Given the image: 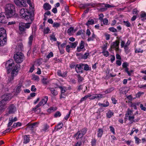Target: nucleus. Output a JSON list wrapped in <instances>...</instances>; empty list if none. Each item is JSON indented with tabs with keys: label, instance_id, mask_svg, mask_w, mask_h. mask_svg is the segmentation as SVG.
Listing matches in <instances>:
<instances>
[{
	"label": "nucleus",
	"instance_id": "f257e3e1",
	"mask_svg": "<svg viewBox=\"0 0 146 146\" xmlns=\"http://www.w3.org/2000/svg\"><path fill=\"white\" fill-rule=\"evenodd\" d=\"M19 13L21 17L27 21L32 22L34 19L33 14L26 9H21Z\"/></svg>",
	"mask_w": 146,
	"mask_h": 146
},
{
	"label": "nucleus",
	"instance_id": "f03ea898",
	"mask_svg": "<svg viewBox=\"0 0 146 146\" xmlns=\"http://www.w3.org/2000/svg\"><path fill=\"white\" fill-rule=\"evenodd\" d=\"M5 15L7 18L12 17L15 14V6L11 4H7L5 6Z\"/></svg>",
	"mask_w": 146,
	"mask_h": 146
},
{
	"label": "nucleus",
	"instance_id": "7ed1b4c3",
	"mask_svg": "<svg viewBox=\"0 0 146 146\" xmlns=\"http://www.w3.org/2000/svg\"><path fill=\"white\" fill-rule=\"evenodd\" d=\"M6 37L5 30L3 28H0V46H3L6 44Z\"/></svg>",
	"mask_w": 146,
	"mask_h": 146
},
{
	"label": "nucleus",
	"instance_id": "20e7f679",
	"mask_svg": "<svg viewBox=\"0 0 146 146\" xmlns=\"http://www.w3.org/2000/svg\"><path fill=\"white\" fill-rule=\"evenodd\" d=\"M23 54L21 52H17L14 55V58L17 63H21L24 59Z\"/></svg>",
	"mask_w": 146,
	"mask_h": 146
},
{
	"label": "nucleus",
	"instance_id": "39448f33",
	"mask_svg": "<svg viewBox=\"0 0 146 146\" xmlns=\"http://www.w3.org/2000/svg\"><path fill=\"white\" fill-rule=\"evenodd\" d=\"M48 99L47 96H45L35 107L33 108L32 110L35 111L40 106H43L46 104Z\"/></svg>",
	"mask_w": 146,
	"mask_h": 146
},
{
	"label": "nucleus",
	"instance_id": "423d86ee",
	"mask_svg": "<svg viewBox=\"0 0 146 146\" xmlns=\"http://www.w3.org/2000/svg\"><path fill=\"white\" fill-rule=\"evenodd\" d=\"M125 117L128 118L129 120L131 123L133 119H134V115H133V111L129 109H128L127 113L125 114Z\"/></svg>",
	"mask_w": 146,
	"mask_h": 146
},
{
	"label": "nucleus",
	"instance_id": "0eeeda50",
	"mask_svg": "<svg viewBox=\"0 0 146 146\" xmlns=\"http://www.w3.org/2000/svg\"><path fill=\"white\" fill-rule=\"evenodd\" d=\"M20 69V65L18 64H16L14 67L11 72V75L13 76H16L18 73L19 70Z\"/></svg>",
	"mask_w": 146,
	"mask_h": 146
},
{
	"label": "nucleus",
	"instance_id": "6e6552de",
	"mask_svg": "<svg viewBox=\"0 0 146 146\" xmlns=\"http://www.w3.org/2000/svg\"><path fill=\"white\" fill-rule=\"evenodd\" d=\"M14 63L13 60L12 59L9 60L5 64V68L7 69L8 72H9L13 66Z\"/></svg>",
	"mask_w": 146,
	"mask_h": 146
},
{
	"label": "nucleus",
	"instance_id": "1a4fd4ad",
	"mask_svg": "<svg viewBox=\"0 0 146 146\" xmlns=\"http://www.w3.org/2000/svg\"><path fill=\"white\" fill-rule=\"evenodd\" d=\"M119 41L118 40H116L112 43L111 45V48H115L116 51L119 50Z\"/></svg>",
	"mask_w": 146,
	"mask_h": 146
},
{
	"label": "nucleus",
	"instance_id": "9d476101",
	"mask_svg": "<svg viewBox=\"0 0 146 146\" xmlns=\"http://www.w3.org/2000/svg\"><path fill=\"white\" fill-rule=\"evenodd\" d=\"M11 98V95L10 94L6 93L4 94L2 97L3 100L6 102L10 100Z\"/></svg>",
	"mask_w": 146,
	"mask_h": 146
},
{
	"label": "nucleus",
	"instance_id": "9b49d317",
	"mask_svg": "<svg viewBox=\"0 0 146 146\" xmlns=\"http://www.w3.org/2000/svg\"><path fill=\"white\" fill-rule=\"evenodd\" d=\"M83 64H77L75 66V70L76 72L77 73H82V66L83 65Z\"/></svg>",
	"mask_w": 146,
	"mask_h": 146
},
{
	"label": "nucleus",
	"instance_id": "f8f14e48",
	"mask_svg": "<svg viewBox=\"0 0 146 146\" xmlns=\"http://www.w3.org/2000/svg\"><path fill=\"white\" fill-rule=\"evenodd\" d=\"M59 88L60 89L61 92V94L60 96V98H64L63 96L64 94V93L66 91V88L64 86H59Z\"/></svg>",
	"mask_w": 146,
	"mask_h": 146
},
{
	"label": "nucleus",
	"instance_id": "ddd939ff",
	"mask_svg": "<svg viewBox=\"0 0 146 146\" xmlns=\"http://www.w3.org/2000/svg\"><path fill=\"white\" fill-rule=\"evenodd\" d=\"M16 110V107L13 105H11L9 108V113H13Z\"/></svg>",
	"mask_w": 146,
	"mask_h": 146
},
{
	"label": "nucleus",
	"instance_id": "4468645a",
	"mask_svg": "<svg viewBox=\"0 0 146 146\" xmlns=\"http://www.w3.org/2000/svg\"><path fill=\"white\" fill-rule=\"evenodd\" d=\"M5 14L4 13H0V22L4 23H6V21L5 20Z\"/></svg>",
	"mask_w": 146,
	"mask_h": 146
},
{
	"label": "nucleus",
	"instance_id": "2eb2a0df",
	"mask_svg": "<svg viewBox=\"0 0 146 146\" xmlns=\"http://www.w3.org/2000/svg\"><path fill=\"white\" fill-rule=\"evenodd\" d=\"M6 102H5L3 100H2L1 101H0V110H2L5 109L6 108Z\"/></svg>",
	"mask_w": 146,
	"mask_h": 146
},
{
	"label": "nucleus",
	"instance_id": "dca6fc26",
	"mask_svg": "<svg viewBox=\"0 0 146 146\" xmlns=\"http://www.w3.org/2000/svg\"><path fill=\"white\" fill-rule=\"evenodd\" d=\"M57 75L60 76L64 77L66 76L67 72H65L62 73L60 70H58L57 71Z\"/></svg>",
	"mask_w": 146,
	"mask_h": 146
},
{
	"label": "nucleus",
	"instance_id": "f3484780",
	"mask_svg": "<svg viewBox=\"0 0 146 146\" xmlns=\"http://www.w3.org/2000/svg\"><path fill=\"white\" fill-rule=\"evenodd\" d=\"M84 135L80 133V131H78L77 133L75 134L74 136L76 137V139L77 140L82 138Z\"/></svg>",
	"mask_w": 146,
	"mask_h": 146
},
{
	"label": "nucleus",
	"instance_id": "a211bd4d",
	"mask_svg": "<svg viewBox=\"0 0 146 146\" xmlns=\"http://www.w3.org/2000/svg\"><path fill=\"white\" fill-rule=\"evenodd\" d=\"M24 141L23 143L24 144H26L28 143L30 141V137L29 135H25L24 136Z\"/></svg>",
	"mask_w": 146,
	"mask_h": 146
},
{
	"label": "nucleus",
	"instance_id": "6ab92c4d",
	"mask_svg": "<svg viewBox=\"0 0 146 146\" xmlns=\"http://www.w3.org/2000/svg\"><path fill=\"white\" fill-rule=\"evenodd\" d=\"M24 26L23 24V23H21L19 24V29L21 32H24L26 30L25 27Z\"/></svg>",
	"mask_w": 146,
	"mask_h": 146
},
{
	"label": "nucleus",
	"instance_id": "aec40b11",
	"mask_svg": "<svg viewBox=\"0 0 146 146\" xmlns=\"http://www.w3.org/2000/svg\"><path fill=\"white\" fill-rule=\"evenodd\" d=\"M84 42L81 41L80 43V46L78 47L77 48V50L78 52H80L84 48Z\"/></svg>",
	"mask_w": 146,
	"mask_h": 146
},
{
	"label": "nucleus",
	"instance_id": "412c9836",
	"mask_svg": "<svg viewBox=\"0 0 146 146\" xmlns=\"http://www.w3.org/2000/svg\"><path fill=\"white\" fill-rule=\"evenodd\" d=\"M43 7L45 10H49L51 9V6L48 3H46L44 4Z\"/></svg>",
	"mask_w": 146,
	"mask_h": 146
},
{
	"label": "nucleus",
	"instance_id": "4be33fe9",
	"mask_svg": "<svg viewBox=\"0 0 146 146\" xmlns=\"http://www.w3.org/2000/svg\"><path fill=\"white\" fill-rule=\"evenodd\" d=\"M50 90L51 93L53 96H56L58 94V92L55 90L54 88H50Z\"/></svg>",
	"mask_w": 146,
	"mask_h": 146
},
{
	"label": "nucleus",
	"instance_id": "5701e85b",
	"mask_svg": "<svg viewBox=\"0 0 146 146\" xmlns=\"http://www.w3.org/2000/svg\"><path fill=\"white\" fill-rule=\"evenodd\" d=\"M96 37V36L93 33L91 37H89L88 39L87 40L88 41H93L94 40Z\"/></svg>",
	"mask_w": 146,
	"mask_h": 146
},
{
	"label": "nucleus",
	"instance_id": "b1692460",
	"mask_svg": "<svg viewBox=\"0 0 146 146\" xmlns=\"http://www.w3.org/2000/svg\"><path fill=\"white\" fill-rule=\"evenodd\" d=\"M114 114V113L112 111L109 110L106 113V116L109 118L111 117Z\"/></svg>",
	"mask_w": 146,
	"mask_h": 146
},
{
	"label": "nucleus",
	"instance_id": "393cba45",
	"mask_svg": "<svg viewBox=\"0 0 146 146\" xmlns=\"http://www.w3.org/2000/svg\"><path fill=\"white\" fill-rule=\"evenodd\" d=\"M26 0H22L20 2L19 5V6L21 7H26L27 6V5L26 3Z\"/></svg>",
	"mask_w": 146,
	"mask_h": 146
},
{
	"label": "nucleus",
	"instance_id": "a878e982",
	"mask_svg": "<svg viewBox=\"0 0 146 146\" xmlns=\"http://www.w3.org/2000/svg\"><path fill=\"white\" fill-rule=\"evenodd\" d=\"M103 130L102 129H99L97 133V137H101L103 135Z\"/></svg>",
	"mask_w": 146,
	"mask_h": 146
},
{
	"label": "nucleus",
	"instance_id": "bb28decb",
	"mask_svg": "<svg viewBox=\"0 0 146 146\" xmlns=\"http://www.w3.org/2000/svg\"><path fill=\"white\" fill-rule=\"evenodd\" d=\"M33 34L31 35L29 38L28 44L29 45H31L33 40Z\"/></svg>",
	"mask_w": 146,
	"mask_h": 146
},
{
	"label": "nucleus",
	"instance_id": "cd10ccee",
	"mask_svg": "<svg viewBox=\"0 0 146 146\" xmlns=\"http://www.w3.org/2000/svg\"><path fill=\"white\" fill-rule=\"evenodd\" d=\"M22 87V86L21 84H18L17 85V87L15 89L16 92L17 93H19L21 90V88Z\"/></svg>",
	"mask_w": 146,
	"mask_h": 146
},
{
	"label": "nucleus",
	"instance_id": "c85d7f7f",
	"mask_svg": "<svg viewBox=\"0 0 146 146\" xmlns=\"http://www.w3.org/2000/svg\"><path fill=\"white\" fill-rule=\"evenodd\" d=\"M94 21L93 19H89L86 23V25L89 26L90 25H92L94 24Z\"/></svg>",
	"mask_w": 146,
	"mask_h": 146
},
{
	"label": "nucleus",
	"instance_id": "c756f323",
	"mask_svg": "<svg viewBox=\"0 0 146 146\" xmlns=\"http://www.w3.org/2000/svg\"><path fill=\"white\" fill-rule=\"evenodd\" d=\"M91 96L90 94H88V95H86L83 97L82 98L80 101V103H81L83 101L86 100L88 98L90 97Z\"/></svg>",
	"mask_w": 146,
	"mask_h": 146
},
{
	"label": "nucleus",
	"instance_id": "7c9ffc66",
	"mask_svg": "<svg viewBox=\"0 0 146 146\" xmlns=\"http://www.w3.org/2000/svg\"><path fill=\"white\" fill-rule=\"evenodd\" d=\"M9 122L8 123V126H10L12 125L13 122H15L14 121L13 119V117L11 116L10 117L9 119Z\"/></svg>",
	"mask_w": 146,
	"mask_h": 146
},
{
	"label": "nucleus",
	"instance_id": "2f4dec72",
	"mask_svg": "<svg viewBox=\"0 0 146 146\" xmlns=\"http://www.w3.org/2000/svg\"><path fill=\"white\" fill-rule=\"evenodd\" d=\"M140 17L142 20H145L146 19V13L145 12L141 14Z\"/></svg>",
	"mask_w": 146,
	"mask_h": 146
},
{
	"label": "nucleus",
	"instance_id": "473e14b6",
	"mask_svg": "<svg viewBox=\"0 0 146 146\" xmlns=\"http://www.w3.org/2000/svg\"><path fill=\"white\" fill-rule=\"evenodd\" d=\"M78 42L77 41L73 43L70 42V45L71 48H75L78 44Z\"/></svg>",
	"mask_w": 146,
	"mask_h": 146
},
{
	"label": "nucleus",
	"instance_id": "72a5a7b5",
	"mask_svg": "<svg viewBox=\"0 0 146 146\" xmlns=\"http://www.w3.org/2000/svg\"><path fill=\"white\" fill-rule=\"evenodd\" d=\"M31 23H23V24L25 27V29H29L30 28Z\"/></svg>",
	"mask_w": 146,
	"mask_h": 146
},
{
	"label": "nucleus",
	"instance_id": "f704fd0d",
	"mask_svg": "<svg viewBox=\"0 0 146 146\" xmlns=\"http://www.w3.org/2000/svg\"><path fill=\"white\" fill-rule=\"evenodd\" d=\"M63 124L62 123H59L56 127V129L57 130H58L62 128L63 126Z\"/></svg>",
	"mask_w": 146,
	"mask_h": 146
},
{
	"label": "nucleus",
	"instance_id": "c9c22d12",
	"mask_svg": "<svg viewBox=\"0 0 146 146\" xmlns=\"http://www.w3.org/2000/svg\"><path fill=\"white\" fill-rule=\"evenodd\" d=\"M95 95V99H97L98 100L104 97L103 95L101 94H96Z\"/></svg>",
	"mask_w": 146,
	"mask_h": 146
},
{
	"label": "nucleus",
	"instance_id": "e433bc0d",
	"mask_svg": "<svg viewBox=\"0 0 146 146\" xmlns=\"http://www.w3.org/2000/svg\"><path fill=\"white\" fill-rule=\"evenodd\" d=\"M60 23L54 22L52 25V27L54 28H58L60 27Z\"/></svg>",
	"mask_w": 146,
	"mask_h": 146
},
{
	"label": "nucleus",
	"instance_id": "4c0bfd02",
	"mask_svg": "<svg viewBox=\"0 0 146 146\" xmlns=\"http://www.w3.org/2000/svg\"><path fill=\"white\" fill-rule=\"evenodd\" d=\"M114 90V88L113 87L109 88L105 91V93L106 94L109 93L111 92Z\"/></svg>",
	"mask_w": 146,
	"mask_h": 146
},
{
	"label": "nucleus",
	"instance_id": "58836bf2",
	"mask_svg": "<svg viewBox=\"0 0 146 146\" xmlns=\"http://www.w3.org/2000/svg\"><path fill=\"white\" fill-rule=\"evenodd\" d=\"M123 48H124L125 52L126 54H128L130 51V50L129 49V48L128 46L125 45V47H123Z\"/></svg>",
	"mask_w": 146,
	"mask_h": 146
},
{
	"label": "nucleus",
	"instance_id": "ea45409f",
	"mask_svg": "<svg viewBox=\"0 0 146 146\" xmlns=\"http://www.w3.org/2000/svg\"><path fill=\"white\" fill-rule=\"evenodd\" d=\"M78 82L80 83L84 80V78L81 77L80 75H78Z\"/></svg>",
	"mask_w": 146,
	"mask_h": 146
},
{
	"label": "nucleus",
	"instance_id": "a19ab883",
	"mask_svg": "<svg viewBox=\"0 0 146 146\" xmlns=\"http://www.w3.org/2000/svg\"><path fill=\"white\" fill-rule=\"evenodd\" d=\"M50 31V29L49 27H47L44 29L43 32L45 34H48L49 33Z\"/></svg>",
	"mask_w": 146,
	"mask_h": 146
},
{
	"label": "nucleus",
	"instance_id": "79ce46f5",
	"mask_svg": "<svg viewBox=\"0 0 146 146\" xmlns=\"http://www.w3.org/2000/svg\"><path fill=\"white\" fill-rule=\"evenodd\" d=\"M56 110V108L54 107H50L47 110L48 112H51L54 111Z\"/></svg>",
	"mask_w": 146,
	"mask_h": 146
},
{
	"label": "nucleus",
	"instance_id": "37998d69",
	"mask_svg": "<svg viewBox=\"0 0 146 146\" xmlns=\"http://www.w3.org/2000/svg\"><path fill=\"white\" fill-rule=\"evenodd\" d=\"M124 25L126 27H129L130 26L131 24L128 21H123V22Z\"/></svg>",
	"mask_w": 146,
	"mask_h": 146
},
{
	"label": "nucleus",
	"instance_id": "c03bdc74",
	"mask_svg": "<svg viewBox=\"0 0 146 146\" xmlns=\"http://www.w3.org/2000/svg\"><path fill=\"white\" fill-rule=\"evenodd\" d=\"M96 141L95 139H92L91 141L92 146H96Z\"/></svg>",
	"mask_w": 146,
	"mask_h": 146
},
{
	"label": "nucleus",
	"instance_id": "a18cd8bd",
	"mask_svg": "<svg viewBox=\"0 0 146 146\" xmlns=\"http://www.w3.org/2000/svg\"><path fill=\"white\" fill-rule=\"evenodd\" d=\"M84 69L86 71L89 70H90L91 68L88 65L86 64L84 65Z\"/></svg>",
	"mask_w": 146,
	"mask_h": 146
},
{
	"label": "nucleus",
	"instance_id": "49530a36",
	"mask_svg": "<svg viewBox=\"0 0 146 146\" xmlns=\"http://www.w3.org/2000/svg\"><path fill=\"white\" fill-rule=\"evenodd\" d=\"M21 125V123L18 122L16 123H15L13 125V127L14 128H15L16 127L18 126H20Z\"/></svg>",
	"mask_w": 146,
	"mask_h": 146
},
{
	"label": "nucleus",
	"instance_id": "de8ad7c7",
	"mask_svg": "<svg viewBox=\"0 0 146 146\" xmlns=\"http://www.w3.org/2000/svg\"><path fill=\"white\" fill-rule=\"evenodd\" d=\"M83 6L84 7H87L90 6L94 7V4L91 3H86L83 4Z\"/></svg>",
	"mask_w": 146,
	"mask_h": 146
},
{
	"label": "nucleus",
	"instance_id": "09e8293b",
	"mask_svg": "<svg viewBox=\"0 0 146 146\" xmlns=\"http://www.w3.org/2000/svg\"><path fill=\"white\" fill-rule=\"evenodd\" d=\"M102 53L103 54L104 56L107 57L109 55V52L107 50L102 51Z\"/></svg>",
	"mask_w": 146,
	"mask_h": 146
},
{
	"label": "nucleus",
	"instance_id": "8fccbe9b",
	"mask_svg": "<svg viewBox=\"0 0 146 146\" xmlns=\"http://www.w3.org/2000/svg\"><path fill=\"white\" fill-rule=\"evenodd\" d=\"M71 113V110H70L68 114H67L64 117V119L66 120L68 119L70 117Z\"/></svg>",
	"mask_w": 146,
	"mask_h": 146
},
{
	"label": "nucleus",
	"instance_id": "3c124183",
	"mask_svg": "<svg viewBox=\"0 0 146 146\" xmlns=\"http://www.w3.org/2000/svg\"><path fill=\"white\" fill-rule=\"evenodd\" d=\"M61 115V114L60 113L59 111H57L55 113L54 115V117H59Z\"/></svg>",
	"mask_w": 146,
	"mask_h": 146
},
{
	"label": "nucleus",
	"instance_id": "603ef678",
	"mask_svg": "<svg viewBox=\"0 0 146 146\" xmlns=\"http://www.w3.org/2000/svg\"><path fill=\"white\" fill-rule=\"evenodd\" d=\"M8 128L6 130L4 131L3 132L4 133H5L7 132H8L9 131H11L12 129V127H11L10 126H8Z\"/></svg>",
	"mask_w": 146,
	"mask_h": 146
},
{
	"label": "nucleus",
	"instance_id": "864d4df0",
	"mask_svg": "<svg viewBox=\"0 0 146 146\" xmlns=\"http://www.w3.org/2000/svg\"><path fill=\"white\" fill-rule=\"evenodd\" d=\"M74 28L72 27H70L68 30V32L70 34L72 33H73L74 31Z\"/></svg>",
	"mask_w": 146,
	"mask_h": 146
},
{
	"label": "nucleus",
	"instance_id": "5fc2aeb1",
	"mask_svg": "<svg viewBox=\"0 0 146 146\" xmlns=\"http://www.w3.org/2000/svg\"><path fill=\"white\" fill-rule=\"evenodd\" d=\"M109 30L111 32H117V29L113 27H111L109 29Z\"/></svg>",
	"mask_w": 146,
	"mask_h": 146
},
{
	"label": "nucleus",
	"instance_id": "6e6d98bb",
	"mask_svg": "<svg viewBox=\"0 0 146 146\" xmlns=\"http://www.w3.org/2000/svg\"><path fill=\"white\" fill-rule=\"evenodd\" d=\"M144 93L143 92H138L136 95L137 98H139L142 95L144 94Z\"/></svg>",
	"mask_w": 146,
	"mask_h": 146
},
{
	"label": "nucleus",
	"instance_id": "4d7b16f0",
	"mask_svg": "<svg viewBox=\"0 0 146 146\" xmlns=\"http://www.w3.org/2000/svg\"><path fill=\"white\" fill-rule=\"evenodd\" d=\"M87 130L86 128H84L81 130V131H80V133L84 135L86 133Z\"/></svg>",
	"mask_w": 146,
	"mask_h": 146
},
{
	"label": "nucleus",
	"instance_id": "13d9d810",
	"mask_svg": "<svg viewBox=\"0 0 146 146\" xmlns=\"http://www.w3.org/2000/svg\"><path fill=\"white\" fill-rule=\"evenodd\" d=\"M33 80L38 81L39 80V78L38 76L35 75L33 76Z\"/></svg>",
	"mask_w": 146,
	"mask_h": 146
},
{
	"label": "nucleus",
	"instance_id": "bf43d9fd",
	"mask_svg": "<svg viewBox=\"0 0 146 146\" xmlns=\"http://www.w3.org/2000/svg\"><path fill=\"white\" fill-rule=\"evenodd\" d=\"M49 127V126L47 124H46L44 125V127L43 129V130L46 131Z\"/></svg>",
	"mask_w": 146,
	"mask_h": 146
},
{
	"label": "nucleus",
	"instance_id": "052dcab7",
	"mask_svg": "<svg viewBox=\"0 0 146 146\" xmlns=\"http://www.w3.org/2000/svg\"><path fill=\"white\" fill-rule=\"evenodd\" d=\"M53 56V53L52 52H50L46 56V58L48 59L52 57Z\"/></svg>",
	"mask_w": 146,
	"mask_h": 146
},
{
	"label": "nucleus",
	"instance_id": "680f3d73",
	"mask_svg": "<svg viewBox=\"0 0 146 146\" xmlns=\"http://www.w3.org/2000/svg\"><path fill=\"white\" fill-rule=\"evenodd\" d=\"M109 105V103L107 101L103 104V107H107Z\"/></svg>",
	"mask_w": 146,
	"mask_h": 146
},
{
	"label": "nucleus",
	"instance_id": "e2e57ef3",
	"mask_svg": "<svg viewBox=\"0 0 146 146\" xmlns=\"http://www.w3.org/2000/svg\"><path fill=\"white\" fill-rule=\"evenodd\" d=\"M104 17V15L102 13H101L99 15V19L101 21H103V18Z\"/></svg>",
	"mask_w": 146,
	"mask_h": 146
},
{
	"label": "nucleus",
	"instance_id": "0e129e2a",
	"mask_svg": "<svg viewBox=\"0 0 146 146\" xmlns=\"http://www.w3.org/2000/svg\"><path fill=\"white\" fill-rule=\"evenodd\" d=\"M140 107L142 110L145 111H146V108H145V107H144L142 104H140Z\"/></svg>",
	"mask_w": 146,
	"mask_h": 146
},
{
	"label": "nucleus",
	"instance_id": "69168bd1",
	"mask_svg": "<svg viewBox=\"0 0 146 146\" xmlns=\"http://www.w3.org/2000/svg\"><path fill=\"white\" fill-rule=\"evenodd\" d=\"M143 50L140 48L136 49L135 50V52L136 53H143Z\"/></svg>",
	"mask_w": 146,
	"mask_h": 146
},
{
	"label": "nucleus",
	"instance_id": "338daca9",
	"mask_svg": "<svg viewBox=\"0 0 146 146\" xmlns=\"http://www.w3.org/2000/svg\"><path fill=\"white\" fill-rule=\"evenodd\" d=\"M50 39L51 40H53L54 41H56V38L54 35H52L50 36Z\"/></svg>",
	"mask_w": 146,
	"mask_h": 146
},
{
	"label": "nucleus",
	"instance_id": "774afa93",
	"mask_svg": "<svg viewBox=\"0 0 146 146\" xmlns=\"http://www.w3.org/2000/svg\"><path fill=\"white\" fill-rule=\"evenodd\" d=\"M71 47H70V45H67L66 46V51L69 52H70V48Z\"/></svg>",
	"mask_w": 146,
	"mask_h": 146
}]
</instances>
